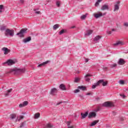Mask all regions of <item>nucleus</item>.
Masks as SVG:
<instances>
[{"instance_id":"1","label":"nucleus","mask_w":128,"mask_h":128,"mask_svg":"<svg viewBox=\"0 0 128 128\" xmlns=\"http://www.w3.org/2000/svg\"><path fill=\"white\" fill-rule=\"evenodd\" d=\"M26 72V69H11L8 72H14L16 74H22Z\"/></svg>"},{"instance_id":"2","label":"nucleus","mask_w":128,"mask_h":128,"mask_svg":"<svg viewBox=\"0 0 128 128\" xmlns=\"http://www.w3.org/2000/svg\"><path fill=\"white\" fill-rule=\"evenodd\" d=\"M5 34L6 36H14V30L7 28L6 30Z\"/></svg>"},{"instance_id":"3","label":"nucleus","mask_w":128,"mask_h":128,"mask_svg":"<svg viewBox=\"0 0 128 128\" xmlns=\"http://www.w3.org/2000/svg\"><path fill=\"white\" fill-rule=\"evenodd\" d=\"M102 106H106V108H112L114 106V103L110 102H106L102 104Z\"/></svg>"},{"instance_id":"4","label":"nucleus","mask_w":128,"mask_h":128,"mask_svg":"<svg viewBox=\"0 0 128 128\" xmlns=\"http://www.w3.org/2000/svg\"><path fill=\"white\" fill-rule=\"evenodd\" d=\"M28 30L27 28H22L20 32L17 33L16 35L19 36L20 38H24V34H26Z\"/></svg>"},{"instance_id":"5","label":"nucleus","mask_w":128,"mask_h":128,"mask_svg":"<svg viewBox=\"0 0 128 128\" xmlns=\"http://www.w3.org/2000/svg\"><path fill=\"white\" fill-rule=\"evenodd\" d=\"M106 12L102 14V12H98V13L94 14V16L96 18H101L102 16H106Z\"/></svg>"},{"instance_id":"6","label":"nucleus","mask_w":128,"mask_h":128,"mask_svg":"<svg viewBox=\"0 0 128 128\" xmlns=\"http://www.w3.org/2000/svg\"><path fill=\"white\" fill-rule=\"evenodd\" d=\"M8 64V66H12V64H16V62L12 60H8L7 62H4L3 64Z\"/></svg>"},{"instance_id":"7","label":"nucleus","mask_w":128,"mask_h":128,"mask_svg":"<svg viewBox=\"0 0 128 128\" xmlns=\"http://www.w3.org/2000/svg\"><path fill=\"white\" fill-rule=\"evenodd\" d=\"M96 112H90L88 113V118H96Z\"/></svg>"},{"instance_id":"8","label":"nucleus","mask_w":128,"mask_h":128,"mask_svg":"<svg viewBox=\"0 0 128 128\" xmlns=\"http://www.w3.org/2000/svg\"><path fill=\"white\" fill-rule=\"evenodd\" d=\"M124 42H122V40L117 41L115 44H114V46H124Z\"/></svg>"},{"instance_id":"9","label":"nucleus","mask_w":128,"mask_h":128,"mask_svg":"<svg viewBox=\"0 0 128 128\" xmlns=\"http://www.w3.org/2000/svg\"><path fill=\"white\" fill-rule=\"evenodd\" d=\"M58 92V90L56 88H53L51 90V91L50 92V94H52V96H56Z\"/></svg>"},{"instance_id":"10","label":"nucleus","mask_w":128,"mask_h":128,"mask_svg":"<svg viewBox=\"0 0 128 128\" xmlns=\"http://www.w3.org/2000/svg\"><path fill=\"white\" fill-rule=\"evenodd\" d=\"M2 50L4 52V54H8V52H10V50L8 48L6 47L2 48Z\"/></svg>"},{"instance_id":"11","label":"nucleus","mask_w":128,"mask_h":128,"mask_svg":"<svg viewBox=\"0 0 128 128\" xmlns=\"http://www.w3.org/2000/svg\"><path fill=\"white\" fill-rule=\"evenodd\" d=\"M32 40V38L30 36L28 37L27 38H24L22 40V42L24 44H26V42H30Z\"/></svg>"},{"instance_id":"12","label":"nucleus","mask_w":128,"mask_h":128,"mask_svg":"<svg viewBox=\"0 0 128 128\" xmlns=\"http://www.w3.org/2000/svg\"><path fill=\"white\" fill-rule=\"evenodd\" d=\"M82 118H86L88 116V112H86L85 113H81Z\"/></svg>"},{"instance_id":"13","label":"nucleus","mask_w":128,"mask_h":128,"mask_svg":"<svg viewBox=\"0 0 128 128\" xmlns=\"http://www.w3.org/2000/svg\"><path fill=\"white\" fill-rule=\"evenodd\" d=\"M93 32L94 31L92 30H87L85 32V36H90V34H92Z\"/></svg>"},{"instance_id":"14","label":"nucleus","mask_w":128,"mask_h":128,"mask_svg":"<svg viewBox=\"0 0 128 128\" xmlns=\"http://www.w3.org/2000/svg\"><path fill=\"white\" fill-rule=\"evenodd\" d=\"M126 64V62L122 58H120L119 60V61L118 62V64H120V66H122Z\"/></svg>"},{"instance_id":"15","label":"nucleus","mask_w":128,"mask_h":128,"mask_svg":"<svg viewBox=\"0 0 128 128\" xmlns=\"http://www.w3.org/2000/svg\"><path fill=\"white\" fill-rule=\"evenodd\" d=\"M28 101H25L23 102V104H20L19 106L20 108H24V106H28Z\"/></svg>"},{"instance_id":"16","label":"nucleus","mask_w":128,"mask_h":128,"mask_svg":"<svg viewBox=\"0 0 128 128\" xmlns=\"http://www.w3.org/2000/svg\"><path fill=\"white\" fill-rule=\"evenodd\" d=\"M90 76H92V75L90 74H87L86 75L85 80H86V82H90Z\"/></svg>"},{"instance_id":"17","label":"nucleus","mask_w":128,"mask_h":128,"mask_svg":"<svg viewBox=\"0 0 128 128\" xmlns=\"http://www.w3.org/2000/svg\"><path fill=\"white\" fill-rule=\"evenodd\" d=\"M49 62H50V60H47L45 62H44L43 63L38 65V68H40L42 66H46V64H48Z\"/></svg>"},{"instance_id":"18","label":"nucleus","mask_w":128,"mask_h":128,"mask_svg":"<svg viewBox=\"0 0 128 128\" xmlns=\"http://www.w3.org/2000/svg\"><path fill=\"white\" fill-rule=\"evenodd\" d=\"M108 10V6L104 4L101 7V10Z\"/></svg>"},{"instance_id":"19","label":"nucleus","mask_w":128,"mask_h":128,"mask_svg":"<svg viewBox=\"0 0 128 128\" xmlns=\"http://www.w3.org/2000/svg\"><path fill=\"white\" fill-rule=\"evenodd\" d=\"M118 10H120V5H118V4H115L114 5V12H118Z\"/></svg>"},{"instance_id":"20","label":"nucleus","mask_w":128,"mask_h":128,"mask_svg":"<svg viewBox=\"0 0 128 128\" xmlns=\"http://www.w3.org/2000/svg\"><path fill=\"white\" fill-rule=\"evenodd\" d=\"M100 120H96L94 121L90 124V126H94L96 125V124H98V122H99Z\"/></svg>"},{"instance_id":"21","label":"nucleus","mask_w":128,"mask_h":128,"mask_svg":"<svg viewBox=\"0 0 128 128\" xmlns=\"http://www.w3.org/2000/svg\"><path fill=\"white\" fill-rule=\"evenodd\" d=\"M59 88L60 90H66V86L64 84H61L59 86Z\"/></svg>"},{"instance_id":"22","label":"nucleus","mask_w":128,"mask_h":128,"mask_svg":"<svg viewBox=\"0 0 128 128\" xmlns=\"http://www.w3.org/2000/svg\"><path fill=\"white\" fill-rule=\"evenodd\" d=\"M12 92V89L10 88L7 90V92L5 94V96H10V92Z\"/></svg>"},{"instance_id":"23","label":"nucleus","mask_w":128,"mask_h":128,"mask_svg":"<svg viewBox=\"0 0 128 128\" xmlns=\"http://www.w3.org/2000/svg\"><path fill=\"white\" fill-rule=\"evenodd\" d=\"M100 38H102V36H96V37L94 38V40L97 42L98 40H100Z\"/></svg>"},{"instance_id":"24","label":"nucleus","mask_w":128,"mask_h":128,"mask_svg":"<svg viewBox=\"0 0 128 128\" xmlns=\"http://www.w3.org/2000/svg\"><path fill=\"white\" fill-rule=\"evenodd\" d=\"M104 82V80H99L97 82V85L100 86V84H102V82Z\"/></svg>"},{"instance_id":"25","label":"nucleus","mask_w":128,"mask_h":128,"mask_svg":"<svg viewBox=\"0 0 128 128\" xmlns=\"http://www.w3.org/2000/svg\"><path fill=\"white\" fill-rule=\"evenodd\" d=\"M40 116V114L37 112L34 114V118H38Z\"/></svg>"},{"instance_id":"26","label":"nucleus","mask_w":128,"mask_h":128,"mask_svg":"<svg viewBox=\"0 0 128 128\" xmlns=\"http://www.w3.org/2000/svg\"><path fill=\"white\" fill-rule=\"evenodd\" d=\"M78 88H79V90H86V86H78Z\"/></svg>"},{"instance_id":"27","label":"nucleus","mask_w":128,"mask_h":128,"mask_svg":"<svg viewBox=\"0 0 128 128\" xmlns=\"http://www.w3.org/2000/svg\"><path fill=\"white\" fill-rule=\"evenodd\" d=\"M70 122H67V126H68V128H74V126H70Z\"/></svg>"},{"instance_id":"28","label":"nucleus","mask_w":128,"mask_h":128,"mask_svg":"<svg viewBox=\"0 0 128 128\" xmlns=\"http://www.w3.org/2000/svg\"><path fill=\"white\" fill-rule=\"evenodd\" d=\"M60 28V25H58V24H56L54 26L53 30H57V28Z\"/></svg>"},{"instance_id":"29","label":"nucleus","mask_w":128,"mask_h":128,"mask_svg":"<svg viewBox=\"0 0 128 128\" xmlns=\"http://www.w3.org/2000/svg\"><path fill=\"white\" fill-rule=\"evenodd\" d=\"M6 28V26H0V30H2V32L5 30Z\"/></svg>"},{"instance_id":"30","label":"nucleus","mask_w":128,"mask_h":128,"mask_svg":"<svg viewBox=\"0 0 128 128\" xmlns=\"http://www.w3.org/2000/svg\"><path fill=\"white\" fill-rule=\"evenodd\" d=\"M10 117L12 118V120H14V119L16 118V115L15 114H12L10 116Z\"/></svg>"},{"instance_id":"31","label":"nucleus","mask_w":128,"mask_h":128,"mask_svg":"<svg viewBox=\"0 0 128 128\" xmlns=\"http://www.w3.org/2000/svg\"><path fill=\"white\" fill-rule=\"evenodd\" d=\"M102 0H98V2H96L95 4V6H98L100 4V2H102Z\"/></svg>"},{"instance_id":"32","label":"nucleus","mask_w":128,"mask_h":128,"mask_svg":"<svg viewBox=\"0 0 128 128\" xmlns=\"http://www.w3.org/2000/svg\"><path fill=\"white\" fill-rule=\"evenodd\" d=\"M88 14H86L85 15L82 16L81 17H80L81 20H86V16Z\"/></svg>"},{"instance_id":"33","label":"nucleus","mask_w":128,"mask_h":128,"mask_svg":"<svg viewBox=\"0 0 128 128\" xmlns=\"http://www.w3.org/2000/svg\"><path fill=\"white\" fill-rule=\"evenodd\" d=\"M102 82V86H108V81Z\"/></svg>"},{"instance_id":"34","label":"nucleus","mask_w":128,"mask_h":128,"mask_svg":"<svg viewBox=\"0 0 128 128\" xmlns=\"http://www.w3.org/2000/svg\"><path fill=\"white\" fill-rule=\"evenodd\" d=\"M119 84H122V86H124V84L126 82H124V80H120L119 81Z\"/></svg>"},{"instance_id":"35","label":"nucleus","mask_w":128,"mask_h":128,"mask_svg":"<svg viewBox=\"0 0 128 128\" xmlns=\"http://www.w3.org/2000/svg\"><path fill=\"white\" fill-rule=\"evenodd\" d=\"M123 26H124V28H128V22H124L123 24Z\"/></svg>"},{"instance_id":"36","label":"nucleus","mask_w":128,"mask_h":128,"mask_svg":"<svg viewBox=\"0 0 128 128\" xmlns=\"http://www.w3.org/2000/svg\"><path fill=\"white\" fill-rule=\"evenodd\" d=\"M116 66H117L116 64H114L110 65V68H116Z\"/></svg>"},{"instance_id":"37","label":"nucleus","mask_w":128,"mask_h":128,"mask_svg":"<svg viewBox=\"0 0 128 128\" xmlns=\"http://www.w3.org/2000/svg\"><path fill=\"white\" fill-rule=\"evenodd\" d=\"M74 82H80V78H75Z\"/></svg>"},{"instance_id":"38","label":"nucleus","mask_w":128,"mask_h":128,"mask_svg":"<svg viewBox=\"0 0 128 128\" xmlns=\"http://www.w3.org/2000/svg\"><path fill=\"white\" fill-rule=\"evenodd\" d=\"M98 86H99V85H98V82H97L95 84L92 86V88H96Z\"/></svg>"},{"instance_id":"39","label":"nucleus","mask_w":128,"mask_h":128,"mask_svg":"<svg viewBox=\"0 0 128 128\" xmlns=\"http://www.w3.org/2000/svg\"><path fill=\"white\" fill-rule=\"evenodd\" d=\"M64 34V30H62L59 32V34Z\"/></svg>"},{"instance_id":"40","label":"nucleus","mask_w":128,"mask_h":128,"mask_svg":"<svg viewBox=\"0 0 128 128\" xmlns=\"http://www.w3.org/2000/svg\"><path fill=\"white\" fill-rule=\"evenodd\" d=\"M2 8H4V5H0V12H2Z\"/></svg>"},{"instance_id":"41","label":"nucleus","mask_w":128,"mask_h":128,"mask_svg":"<svg viewBox=\"0 0 128 128\" xmlns=\"http://www.w3.org/2000/svg\"><path fill=\"white\" fill-rule=\"evenodd\" d=\"M22 118H24L23 116H19V118L18 119V121L20 122V120H22Z\"/></svg>"},{"instance_id":"42","label":"nucleus","mask_w":128,"mask_h":128,"mask_svg":"<svg viewBox=\"0 0 128 128\" xmlns=\"http://www.w3.org/2000/svg\"><path fill=\"white\" fill-rule=\"evenodd\" d=\"M47 128H52V125L50 124H48L46 126Z\"/></svg>"},{"instance_id":"43","label":"nucleus","mask_w":128,"mask_h":128,"mask_svg":"<svg viewBox=\"0 0 128 128\" xmlns=\"http://www.w3.org/2000/svg\"><path fill=\"white\" fill-rule=\"evenodd\" d=\"M56 4L57 6L60 7V2H57L56 3Z\"/></svg>"},{"instance_id":"44","label":"nucleus","mask_w":128,"mask_h":128,"mask_svg":"<svg viewBox=\"0 0 128 128\" xmlns=\"http://www.w3.org/2000/svg\"><path fill=\"white\" fill-rule=\"evenodd\" d=\"M74 92L75 94H78V92H80V90L78 89L75 90L74 91Z\"/></svg>"},{"instance_id":"45","label":"nucleus","mask_w":128,"mask_h":128,"mask_svg":"<svg viewBox=\"0 0 128 128\" xmlns=\"http://www.w3.org/2000/svg\"><path fill=\"white\" fill-rule=\"evenodd\" d=\"M126 120V118L124 117H121L120 118V120L121 122H123V120Z\"/></svg>"},{"instance_id":"46","label":"nucleus","mask_w":128,"mask_h":128,"mask_svg":"<svg viewBox=\"0 0 128 128\" xmlns=\"http://www.w3.org/2000/svg\"><path fill=\"white\" fill-rule=\"evenodd\" d=\"M24 124H25V123L24 122H23L22 123L20 126V128H22L24 126Z\"/></svg>"},{"instance_id":"47","label":"nucleus","mask_w":128,"mask_h":128,"mask_svg":"<svg viewBox=\"0 0 128 128\" xmlns=\"http://www.w3.org/2000/svg\"><path fill=\"white\" fill-rule=\"evenodd\" d=\"M107 34H112V31H108L107 32Z\"/></svg>"},{"instance_id":"48","label":"nucleus","mask_w":128,"mask_h":128,"mask_svg":"<svg viewBox=\"0 0 128 128\" xmlns=\"http://www.w3.org/2000/svg\"><path fill=\"white\" fill-rule=\"evenodd\" d=\"M35 14H40V11H36L35 12Z\"/></svg>"},{"instance_id":"49","label":"nucleus","mask_w":128,"mask_h":128,"mask_svg":"<svg viewBox=\"0 0 128 128\" xmlns=\"http://www.w3.org/2000/svg\"><path fill=\"white\" fill-rule=\"evenodd\" d=\"M120 1H118L115 4H118V6H120Z\"/></svg>"},{"instance_id":"50","label":"nucleus","mask_w":128,"mask_h":128,"mask_svg":"<svg viewBox=\"0 0 128 128\" xmlns=\"http://www.w3.org/2000/svg\"><path fill=\"white\" fill-rule=\"evenodd\" d=\"M62 103V102H59L57 103L56 106H59V104H60Z\"/></svg>"},{"instance_id":"51","label":"nucleus","mask_w":128,"mask_h":128,"mask_svg":"<svg viewBox=\"0 0 128 128\" xmlns=\"http://www.w3.org/2000/svg\"><path fill=\"white\" fill-rule=\"evenodd\" d=\"M85 62H88V59L86 58L85 59Z\"/></svg>"},{"instance_id":"52","label":"nucleus","mask_w":128,"mask_h":128,"mask_svg":"<svg viewBox=\"0 0 128 128\" xmlns=\"http://www.w3.org/2000/svg\"><path fill=\"white\" fill-rule=\"evenodd\" d=\"M121 96H122L123 98H126V96L124 95H120Z\"/></svg>"},{"instance_id":"53","label":"nucleus","mask_w":128,"mask_h":128,"mask_svg":"<svg viewBox=\"0 0 128 128\" xmlns=\"http://www.w3.org/2000/svg\"><path fill=\"white\" fill-rule=\"evenodd\" d=\"M20 2L22 4V2H24V0H20Z\"/></svg>"},{"instance_id":"54","label":"nucleus","mask_w":128,"mask_h":128,"mask_svg":"<svg viewBox=\"0 0 128 128\" xmlns=\"http://www.w3.org/2000/svg\"><path fill=\"white\" fill-rule=\"evenodd\" d=\"M90 93H88V94H87V95H88V96H90Z\"/></svg>"},{"instance_id":"55","label":"nucleus","mask_w":128,"mask_h":128,"mask_svg":"<svg viewBox=\"0 0 128 128\" xmlns=\"http://www.w3.org/2000/svg\"><path fill=\"white\" fill-rule=\"evenodd\" d=\"M112 32H114V29H112Z\"/></svg>"}]
</instances>
